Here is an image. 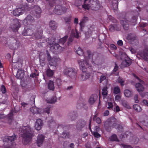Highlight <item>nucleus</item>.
<instances>
[{
    "label": "nucleus",
    "mask_w": 148,
    "mask_h": 148,
    "mask_svg": "<svg viewBox=\"0 0 148 148\" xmlns=\"http://www.w3.org/2000/svg\"><path fill=\"white\" fill-rule=\"evenodd\" d=\"M76 52L79 56L84 54V60L83 61L80 60V61L82 62V64H83L84 63V64H85V62H84V61H87L88 63H89V62L90 61L93 64L97 65H99V64L98 62V58H97L95 60H94L93 58L92 57L94 54H92L90 50H87L85 53H84L83 50L80 47H79L78 48L77 50L76 51Z\"/></svg>",
    "instance_id": "obj_1"
},
{
    "label": "nucleus",
    "mask_w": 148,
    "mask_h": 148,
    "mask_svg": "<svg viewBox=\"0 0 148 148\" xmlns=\"http://www.w3.org/2000/svg\"><path fill=\"white\" fill-rule=\"evenodd\" d=\"M85 62V64L83 63L82 64V61L79 60L78 63L80 66L81 69L82 71V73L79 75L78 76V79L81 81H84L88 79L90 76V73H86L87 68L89 69H91V66L90 64L87 61H84Z\"/></svg>",
    "instance_id": "obj_2"
},
{
    "label": "nucleus",
    "mask_w": 148,
    "mask_h": 148,
    "mask_svg": "<svg viewBox=\"0 0 148 148\" xmlns=\"http://www.w3.org/2000/svg\"><path fill=\"white\" fill-rule=\"evenodd\" d=\"M117 120L114 117H111L104 123V125L105 127L107 128H116L117 130H122L123 129L122 127L120 125L116 123Z\"/></svg>",
    "instance_id": "obj_3"
},
{
    "label": "nucleus",
    "mask_w": 148,
    "mask_h": 148,
    "mask_svg": "<svg viewBox=\"0 0 148 148\" xmlns=\"http://www.w3.org/2000/svg\"><path fill=\"white\" fill-rule=\"evenodd\" d=\"M21 134L23 139L22 142L25 145L27 144L31 140L33 136V132L31 131H27V130H21Z\"/></svg>",
    "instance_id": "obj_4"
},
{
    "label": "nucleus",
    "mask_w": 148,
    "mask_h": 148,
    "mask_svg": "<svg viewBox=\"0 0 148 148\" xmlns=\"http://www.w3.org/2000/svg\"><path fill=\"white\" fill-rule=\"evenodd\" d=\"M43 32L42 30H40L37 27L36 30H35L34 34V35L36 40H40V41L42 40V42H40L38 43L37 45L39 47H42L43 44H44L46 41L42 36Z\"/></svg>",
    "instance_id": "obj_5"
},
{
    "label": "nucleus",
    "mask_w": 148,
    "mask_h": 148,
    "mask_svg": "<svg viewBox=\"0 0 148 148\" xmlns=\"http://www.w3.org/2000/svg\"><path fill=\"white\" fill-rule=\"evenodd\" d=\"M137 19V16H134L132 17V20L130 21L124 18L123 20H121L120 22L124 29L125 30H127L129 29V23L133 25H135Z\"/></svg>",
    "instance_id": "obj_6"
},
{
    "label": "nucleus",
    "mask_w": 148,
    "mask_h": 148,
    "mask_svg": "<svg viewBox=\"0 0 148 148\" xmlns=\"http://www.w3.org/2000/svg\"><path fill=\"white\" fill-rule=\"evenodd\" d=\"M36 25H33L25 27L22 32V34L24 36H30L33 34L36 30Z\"/></svg>",
    "instance_id": "obj_7"
},
{
    "label": "nucleus",
    "mask_w": 148,
    "mask_h": 148,
    "mask_svg": "<svg viewBox=\"0 0 148 148\" xmlns=\"http://www.w3.org/2000/svg\"><path fill=\"white\" fill-rule=\"evenodd\" d=\"M67 10L66 8L62 5H56L53 10V12L56 14L61 15L65 13Z\"/></svg>",
    "instance_id": "obj_8"
},
{
    "label": "nucleus",
    "mask_w": 148,
    "mask_h": 148,
    "mask_svg": "<svg viewBox=\"0 0 148 148\" xmlns=\"http://www.w3.org/2000/svg\"><path fill=\"white\" fill-rule=\"evenodd\" d=\"M9 43V47L11 49H17L21 46V44L19 41H17L13 38H11L10 40Z\"/></svg>",
    "instance_id": "obj_9"
},
{
    "label": "nucleus",
    "mask_w": 148,
    "mask_h": 148,
    "mask_svg": "<svg viewBox=\"0 0 148 148\" xmlns=\"http://www.w3.org/2000/svg\"><path fill=\"white\" fill-rule=\"evenodd\" d=\"M35 22V20L33 17L30 15H28L23 20V23L25 26L28 25L30 26H32V25H36L33 24Z\"/></svg>",
    "instance_id": "obj_10"
},
{
    "label": "nucleus",
    "mask_w": 148,
    "mask_h": 148,
    "mask_svg": "<svg viewBox=\"0 0 148 148\" xmlns=\"http://www.w3.org/2000/svg\"><path fill=\"white\" fill-rule=\"evenodd\" d=\"M3 141L4 142H7L8 143H10L11 145L9 147V148H12V146L15 145L14 143V140L16 139V137L15 136H5L2 138ZM7 148H8L7 147Z\"/></svg>",
    "instance_id": "obj_11"
},
{
    "label": "nucleus",
    "mask_w": 148,
    "mask_h": 148,
    "mask_svg": "<svg viewBox=\"0 0 148 148\" xmlns=\"http://www.w3.org/2000/svg\"><path fill=\"white\" fill-rule=\"evenodd\" d=\"M21 25L19 20L18 19H15L13 21V23L11 25V28L14 32H17Z\"/></svg>",
    "instance_id": "obj_12"
},
{
    "label": "nucleus",
    "mask_w": 148,
    "mask_h": 148,
    "mask_svg": "<svg viewBox=\"0 0 148 148\" xmlns=\"http://www.w3.org/2000/svg\"><path fill=\"white\" fill-rule=\"evenodd\" d=\"M48 43L51 46L50 47V50L53 53L56 52L55 50V47H54V44L56 43V38L52 37L50 39H49Z\"/></svg>",
    "instance_id": "obj_13"
},
{
    "label": "nucleus",
    "mask_w": 148,
    "mask_h": 148,
    "mask_svg": "<svg viewBox=\"0 0 148 148\" xmlns=\"http://www.w3.org/2000/svg\"><path fill=\"white\" fill-rule=\"evenodd\" d=\"M33 10L35 11L34 15L36 18H40L41 13V10L40 7L38 5H35L34 6Z\"/></svg>",
    "instance_id": "obj_14"
},
{
    "label": "nucleus",
    "mask_w": 148,
    "mask_h": 148,
    "mask_svg": "<svg viewBox=\"0 0 148 148\" xmlns=\"http://www.w3.org/2000/svg\"><path fill=\"white\" fill-rule=\"evenodd\" d=\"M86 123V122L85 120L81 119L77 122L76 127L78 129H81L85 126Z\"/></svg>",
    "instance_id": "obj_15"
},
{
    "label": "nucleus",
    "mask_w": 148,
    "mask_h": 148,
    "mask_svg": "<svg viewBox=\"0 0 148 148\" xmlns=\"http://www.w3.org/2000/svg\"><path fill=\"white\" fill-rule=\"evenodd\" d=\"M132 63V62L130 58L125 59V60L123 61L121 64V68L128 66L131 64Z\"/></svg>",
    "instance_id": "obj_16"
},
{
    "label": "nucleus",
    "mask_w": 148,
    "mask_h": 148,
    "mask_svg": "<svg viewBox=\"0 0 148 148\" xmlns=\"http://www.w3.org/2000/svg\"><path fill=\"white\" fill-rule=\"evenodd\" d=\"M39 58L40 64H45V61L46 59L45 53L43 52H40L39 55Z\"/></svg>",
    "instance_id": "obj_17"
},
{
    "label": "nucleus",
    "mask_w": 148,
    "mask_h": 148,
    "mask_svg": "<svg viewBox=\"0 0 148 148\" xmlns=\"http://www.w3.org/2000/svg\"><path fill=\"white\" fill-rule=\"evenodd\" d=\"M43 124L42 121L41 119H37L35 125V130H40Z\"/></svg>",
    "instance_id": "obj_18"
},
{
    "label": "nucleus",
    "mask_w": 148,
    "mask_h": 148,
    "mask_svg": "<svg viewBox=\"0 0 148 148\" xmlns=\"http://www.w3.org/2000/svg\"><path fill=\"white\" fill-rule=\"evenodd\" d=\"M45 136L42 134H40L38 135L37 139V143L39 147L42 144Z\"/></svg>",
    "instance_id": "obj_19"
},
{
    "label": "nucleus",
    "mask_w": 148,
    "mask_h": 148,
    "mask_svg": "<svg viewBox=\"0 0 148 148\" xmlns=\"http://www.w3.org/2000/svg\"><path fill=\"white\" fill-rule=\"evenodd\" d=\"M24 10L21 8H17L13 11V15L16 16H19L23 13Z\"/></svg>",
    "instance_id": "obj_20"
},
{
    "label": "nucleus",
    "mask_w": 148,
    "mask_h": 148,
    "mask_svg": "<svg viewBox=\"0 0 148 148\" xmlns=\"http://www.w3.org/2000/svg\"><path fill=\"white\" fill-rule=\"evenodd\" d=\"M98 96L96 94H93L90 96L89 98L88 102L91 105L93 104L97 99Z\"/></svg>",
    "instance_id": "obj_21"
},
{
    "label": "nucleus",
    "mask_w": 148,
    "mask_h": 148,
    "mask_svg": "<svg viewBox=\"0 0 148 148\" xmlns=\"http://www.w3.org/2000/svg\"><path fill=\"white\" fill-rule=\"evenodd\" d=\"M88 0H84V4L82 5V7L84 9L86 10H88L90 7H91L92 5H93V3H95V2H93V1H89V4H86V1Z\"/></svg>",
    "instance_id": "obj_22"
},
{
    "label": "nucleus",
    "mask_w": 148,
    "mask_h": 148,
    "mask_svg": "<svg viewBox=\"0 0 148 148\" xmlns=\"http://www.w3.org/2000/svg\"><path fill=\"white\" fill-rule=\"evenodd\" d=\"M148 46H146L143 51V57L146 61H148Z\"/></svg>",
    "instance_id": "obj_23"
},
{
    "label": "nucleus",
    "mask_w": 148,
    "mask_h": 148,
    "mask_svg": "<svg viewBox=\"0 0 148 148\" xmlns=\"http://www.w3.org/2000/svg\"><path fill=\"white\" fill-rule=\"evenodd\" d=\"M49 26L51 30H55L57 27V24L56 21H51L49 22Z\"/></svg>",
    "instance_id": "obj_24"
},
{
    "label": "nucleus",
    "mask_w": 148,
    "mask_h": 148,
    "mask_svg": "<svg viewBox=\"0 0 148 148\" xmlns=\"http://www.w3.org/2000/svg\"><path fill=\"white\" fill-rule=\"evenodd\" d=\"M60 60V58H52L49 61V64L51 66H56L57 65V62Z\"/></svg>",
    "instance_id": "obj_25"
},
{
    "label": "nucleus",
    "mask_w": 148,
    "mask_h": 148,
    "mask_svg": "<svg viewBox=\"0 0 148 148\" xmlns=\"http://www.w3.org/2000/svg\"><path fill=\"white\" fill-rule=\"evenodd\" d=\"M24 72L23 70H18L17 73L16 77V78L21 79L24 77Z\"/></svg>",
    "instance_id": "obj_26"
},
{
    "label": "nucleus",
    "mask_w": 148,
    "mask_h": 148,
    "mask_svg": "<svg viewBox=\"0 0 148 148\" xmlns=\"http://www.w3.org/2000/svg\"><path fill=\"white\" fill-rule=\"evenodd\" d=\"M135 86L137 91L139 92H142L144 90L143 86L140 83H136Z\"/></svg>",
    "instance_id": "obj_27"
},
{
    "label": "nucleus",
    "mask_w": 148,
    "mask_h": 148,
    "mask_svg": "<svg viewBox=\"0 0 148 148\" xmlns=\"http://www.w3.org/2000/svg\"><path fill=\"white\" fill-rule=\"evenodd\" d=\"M30 110L34 115L35 114H40L41 112L40 109L36 107H32L30 108Z\"/></svg>",
    "instance_id": "obj_28"
},
{
    "label": "nucleus",
    "mask_w": 148,
    "mask_h": 148,
    "mask_svg": "<svg viewBox=\"0 0 148 148\" xmlns=\"http://www.w3.org/2000/svg\"><path fill=\"white\" fill-rule=\"evenodd\" d=\"M88 18L87 17H84L80 22L79 24L80 27L81 31H83V29L85 23L86 22V21L88 20Z\"/></svg>",
    "instance_id": "obj_29"
},
{
    "label": "nucleus",
    "mask_w": 148,
    "mask_h": 148,
    "mask_svg": "<svg viewBox=\"0 0 148 148\" xmlns=\"http://www.w3.org/2000/svg\"><path fill=\"white\" fill-rule=\"evenodd\" d=\"M109 29L110 32H113L115 30L119 31L120 28L118 27L117 25L111 24L109 26Z\"/></svg>",
    "instance_id": "obj_30"
},
{
    "label": "nucleus",
    "mask_w": 148,
    "mask_h": 148,
    "mask_svg": "<svg viewBox=\"0 0 148 148\" xmlns=\"http://www.w3.org/2000/svg\"><path fill=\"white\" fill-rule=\"evenodd\" d=\"M68 38V36H65L64 37L60 39L59 40L58 39H56V41H57V42H58L59 43L63 45L66 42L67 39Z\"/></svg>",
    "instance_id": "obj_31"
},
{
    "label": "nucleus",
    "mask_w": 148,
    "mask_h": 148,
    "mask_svg": "<svg viewBox=\"0 0 148 148\" xmlns=\"http://www.w3.org/2000/svg\"><path fill=\"white\" fill-rule=\"evenodd\" d=\"M13 112L14 111H13L12 109L11 110L10 113L8 115L7 119L10 124H11V122L13 119Z\"/></svg>",
    "instance_id": "obj_32"
},
{
    "label": "nucleus",
    "mask_w": 148,
    "mask_h": 148,
    "mask_svg": "<svg viewBox=\"0 0 148 148\" xmlns=\"http://www.w3.org/2000/svg\"><path fill=\"white\" fill-rule=\"evenodd\" d=\"M77 75V71L73 68V70L69 75V76L71 78H75Z\"/></svg>",
    "instance_id": "obj_33"
},
{
    "label": "nucleus",
    "mask_w": 148,
    "mask_h": 148,
    "mask_svg": "<svg viewBox=\"0 0 148 148\" xmlns=\"http://www.w3.org/2000/svg\"><path fill=\"white\" fill-rule=\"evenodd\" d=\"M136 36L134 34L130 33L129 34L127 37V39L129 40L134 41L136 39Z\"/></svg>",
    "instance_id": "obj_34"
},
{
    "label": "nucleus",
    "mask_w": 148,
    "mask_h": 148,
    "mask_svg": "<svg viewBox=\"0 0 148 148\" xmlns=\"http://www.w3.org/2000/svg\"><path fill=\"white\" fill-rule=\"evenodd\" d=\"M73 68L65 67L64 68V73L65 74L69 75L73 70Z\"/></svg>",
    "instance_id": "obj_35"
},
{
    "label": "nucleus",
    "mask_w": 148,
    "mask_h": 148,
    "mask_svg": "<svg viewBox=\"0 0 148 148\" xmlns=\"http://www.w3.org/2000/svg\"><path fill=\"white\" fill-rule=\"evenodd\" d=\"M48 89L51 90H53L54 89V83L53 81H50L48 85Z\"/></svg>",
    "instance_id": "obj_36"
},
{
    "label": "nucleus",
    "mask_w": 148,
    "mask_h": 148,
    "mask_svg": "<svg viewBox=\"0 0 148 148\" xmlns=\"http://www.w3.org/2000/svg\"><path fill=\"white\" fill-rule=\"evenodd\" d=\"M70 116H71L72 121L75 120L77 117V114L76 112H73L71 114Z\"/></svg>",
    "instance_id": "obj_37"
},
{
    "label": "nucleus",
    "mask_w": 148,
    "mask_h": 148,
    "mask_svg": "<svg viewBox=\"0 0 148 148\" xmlns=\"http://www.w3.org/2000/svg\"><path fill=\"white\" fill-rule=\"evenodd\" d=\"M133 108L137 112H139L142 110L141 108L138 104H135L133 106Z\"/></svg>",
    "instance_id": "obj_38"
},
{
    "label": "nucleus",
    "mask_w": 148,
    "mask_h": 148,
    "mask_svg": "<svg viewBox=\"0 0 148 148\" xmlns=\"http://www.w3.org/2000/svg\"><path fill=\"white\" fill-rule=\"evenodd\" d=\"M51 120L48 121V125H49V127L54 126L56 125L55 121L53 120V118L51 117Z\"/></svg>",
    "instance_id": "obj_39"
},
{
    "label": "nucleus",
    "mask_w": 148,
    "mask_h": 148,
    "mask_svg": "<svg viewBox=\"0 0 148 148\" xmlns=\"http://www.w3.org/2000/svg\"><path fill=\"white\" fill-rule=\"evenodd\" d=\"M71 18L72 16L71 15L65 17L64 18V20L65 23L67 24H70L71 23Z\"/></svg>",
    "instance_id": "obj_40"
},
{
    "label": "nucleus",
    "mask_w": 148,
    "mask_h": 148,
    "mask_svg": "<svg viewBox=\"0 0 148 148\" xmlns=\"http://www.w3.org/2000/svg\"><path fill=\"white\" fill-rule=\"evenodd\" d=\"M122 106L125 108L127 109H130L131 107L128 104L127 102L125 100H123L122 101Z\"/></svg>",
    "instance_id": "obj_41"
},
{
    "label": "nucleus",
    "mask_w": 148,
    "mask_h": 148,
    "mask_svg": "<svg viewBox=\"0 0 148 148\" xmlns=\"http://www.w3.org/2000/svg\"><path fill=\"white\" fill-rule=\"evenodd\" d=\"M109 139L110 140L112 141H119L116 135L115 134H113L110 137Z\"/></svg>",
    "instance_id": "obj_42"
},
{
    "label": "nucleus",
    "mask_w": 148,
    "mask_h": 148,
    "mask_svg": "<svg viewBox=\"0 0 148 148\" xmlns=\"http://www.w3.org/2000/svg\"><path fill=\"white\" fill-rule=\"evenodd\" d=\"M107 20L113 23H116L117 22L116 19L111 15L108 16Z\"/></svg>",
    "instance_id": "obj_43"
},
{
    "label": "nucleus",
    "mask_w": 148,
    "mask_h": 148,
    "mask_svg": "<svg viewBox=\"0 0 148 148\" xmlns=\"http://www.w3.org/2000/svg\"><path fill=\"white\" fill-rule=\"evenodd\" d=\"M108 92L107 87H105L102 89V95L104 97H105L107 95Z\"/></svg>",
    "instance_id": "obj_44"
},
{
    "label": "nucleus",
    "mask_w": 148,
    "mask_h": 148,
    "mask_svg": "<svg viewBox=\"0 0 148 148\" xmlns=\"http://www.w3.org/2000/svg\"><path fill=\"white\" fill-rule=\"evenodd\" d=\"M54 73L53 71L51 70L50 69H48L46 71V74L48 76L51 77L52 76L53 74Z\"/></svg>",
    "instance_id": "obj_45"
},
{
    "label": "nucleus",
    "mask_w": 148,
    "mask_h": 148,
    "mask_svg": "<svg viewBox=\"0 0 148 148\" xmlns=\"http://www.w3.org/2000/svg\"><path fill=\"white\" fill-rule=\"evenodd\" d=\"M124 95L125 96L127 97H130L132 95V92L129 90H125L124 92Z\"/></svg>",
    "instance_id": "obj_46"
},
{
    "label": "nucleus",
    "mask_w": 148,
    "mask_h": 148,
    "mask_svg": "<svg viewBox=\"0 0 148 148\" xmlns=\"http://www.w3.org/2000/svg\"><path fill=\"white\" fill-rule=\"evenodd\" d=\"M56 97H52L50 100H47V102L50 103H53L56 101Z\"/></svg>",
    "instance_id": "obj_47"
},
{
    "label": "nucleus",
    "mask_w": 148,
    "mask_h": 148,
    "mask_svg": "<svg viewBox=\"0 0 148 148\" xmlns=\"http://www.w3.org/2000/svg\"><path fill=\"white\" fill-rule=\"evenodd\" d=\"M56 43L54 44V47H55V50L56 52L57 50H60L62 48V47L60 45L58 44L57 41H56Z\"/></svg>",
    "instance_id": "obj_48"
},
{
    "label": "nucleus",
    "mask_w": 148,
    "mask_h": 148,
    "mask_svg": "<svg viewBox=\"0 0 148 148\" xmlns=\"http://www.w3.org/2000/svg\"><path fill=\"white\" fill-rule=\"evenodd\" d=\"M120 92V90L118 86H116L114 88V92L116 94H118Z\"/></svg>",
    "instance_id": "obj_49"
},
{
    "label": "nucleus",
    "mask_w": 148,
    "mask_h": 148,
    "mask_svg": "<svg viewBox=\"0 0 148 148\" xmlns=\"http://www.w3.org/2000/svg\"><path fill=\"white\" fill-rule=\"evenodd\" d=\"M106 106L108 109L111 110L112 108L113 107V103L110 102H108L107 103Z\"/></svg>",
    "instance_id": "obj_50"
},
{
    "label": "nucleus",
    "mask_w": 148,
    "mask_h": 148,
    "mask_svg": "<svg viewBox=\"0 0 148 148\" xmlns=\"http://www.w3.org/2000/svg\"><path fill=\"white\" fill-rule=\"evenodd\" d=\"M0 90L3 94H5L6 93V89L4 85H2L1 86Z\"/></svg>",
    "instance_id": "obj_51"
},
{
    "label": "nucleus",
    "mask_w": 148,
    "mask_h": 148,
    "mask_svg": "<svg viewBox=\"0 0 148 148\" xmlns=\"http://www.w3.org/2000/svg\"><path fill=\"white\" fill-rule=\"evenodd\" d=\"M69 134L68 132L66 133L64 132L62 134V137L64 138H69Z\"/></svg>",
    "instance_id": "obj_52"
},
{
    "label": "nucleus",
    "mask_w": 148,
    "mask_h": 148,
    "mask_svg": "<svg viewBox=\"0 0 148 148\" xmlns=\"http://www.w3.org/2000/svg\"><path fill=\"white\" fill-rule=\"evenodd\" d=\"M62 82L60 79L58 78L56 79V83L57 86L59 87L62 84Z\"/></svg>",
    "instance_id": "obj_53"
},
{
    "label": "nucleus",
    "mask_w": 148,
    "mask_h": 148,
    "mask_svg": "<svg viewBox=\"0 0 148 148\" xmlns=\"http://www.w3.org/2000/svg\"><path fill=\"white\" fill-rule=\"evenodd\" d=\"M132 138V139H131L132 142L134 143H136L138 142V139L136 136H133Z\"/></svg>",
    "instance_id": "obj_54"
},
{
    "label": "nucleus",
    "mask_w": 148,
    "mask_h": 148,
    "mask_svg": "<svg viewBox=\"0 0 148 148\" xmlns=\"http://www.w3.org/2000/svg\"><path fill=\"white\" fill-rule=\"evenodd\" d=\"M91 131L93 134V135L96 138H99L101 136L100 135L96 132H92V130H90Z\"/></svg>",
    "instance_id": "obj_55"
},
{
    "label": "nucleus",
    "mask_w": 148,
    "mask_h": 148,
    "mask_svg": "<svg viewBox=\"0 0 148 148\" xmlns=\"http://www.w3.org/2000/svg\"><path fill=\"white\" fill-rule=\"evenodd\" d=\"M106 79V77L104 75H102L100 77L99 82L101 83L102 82L105 80Z\"/></svg>",
    "instance_id": "obj_56"
},
{
    "label": "nucleus",
    "mask_w": 148,
    "mask_h": 148,
    "mask_svg": "<svg viewBox=\"0 0 148 148\" xmlns=\"http://www.w3.org/2000/svg\"><path fill=\"white\" fill-rule=\"evenodd\" d=\"M124 81L120 78H119L118 79V83H120L121 86H123L124 85Z\"/></svg>",
    "instance_id": "obj_57"
},
{
    "label": "nucleus",
    "mask_w": 148,
    "mask_h": 148,
    "mask_svg": "<svg viewBox=\"0 0 148 148\" xmlns=\"http://www.w3.org/2000/svg\"><path fill=\"white\" fill-rule=\"evenodd\" d=\"M73 40V38L72 37H70L68 39V41L67 42V44L68 46H69L71 44L72 41Z\"/></svg>",
    "instance_id": "obj_58"
},
{
    "label": "nucleus",
    "mask_w": 148,
    "mask_h": 148,
    "mask_svg": "<svg viewBox=\"0 0 148 148\" xmlns=\"http://www.w3.org/2000/svg\"><path fill=\"white\" fill-rule=\"evenodd\" d=\"M50 107L49 106L47 108H45L44 110V112L45 113H47L48 114H49L50 113Z\"/></svg>",
    "instance_id": "obj_59"
},
{
    "label": "nucleus",
    "mask_w": 148,
    "mask_h": 148,
    "mask_svg": "<svg viewBox=\"0 0 148 148\" xmlns=\"http://www.w3.org/2000/svg\"><path fill=\"white\" fill-rule=\"evenodd\" d=\"M46 53L47 56V59L49 61V60H50L52 58H51L49 52L47 50H46Z\"/></svg>",
    "instance_id": "obj_60"
},
{
    "label": "nucleus",
    "mask_w": 148,
    "mask_h": 148,
    "mask_svg": "<svg viewBox=\"0 0 148 148\" xmlns=\"http://www.w3.org/2000/svg\"><path fill=\"white\" fill-rule=\"evenodd\" d=\"M66 126L63 125L62 124L58 125V126L57 128L59 129H65L66 128Z\"/></svg>",
    "instance_id": "obj_61"
},
{
    "label": "nucleus",
    "mask_w": 148,
    "mask_h": 148,
    "mask_svg": "<svg viewBox=\"0 0 148 148\" xmlns=\"http://www.w3.org/2000/svg\"><path fill=\"white\" fill-rule=\"evenodd\" d=\"M119 67L117 65V64L115 63V66L112 70V72L113 73L114 72L116 71L118 69Z\"/></svg>",
    "instance_id": "obj_62"
},
{
    "label": "nucleus",
    "mask_w": 148,
    "mask_h": 148,
    "mask_svg": "<svg viewBox=\"0 0 148 148\" xmlns=\"http://www.w3.org/2000/svg\"><path fill=\"white\" fill-rule=\"evenodd\" d=\"M110 47L111 49L112 50H116L117 49V48L116 46L114 44H110Z\"/></svg>",
    "instance_id": "obj_63"
},
{
    "label": "nucleus",
    "mask_w": 148,
    "mask_h": 148,
    "mask_svg": "<svg viewBox=\"0 0 148 148\" xmlns=\"http://www.w3.org/2000/svg\"><path fill=\"white\" fill-rule=\"evenodd\" d=\"M96 122L98 124H99L101 123V120L99 117L97 118L95 120Z\"/></svg>",
    "instance_id": "obj_64"
}]
</instances>
